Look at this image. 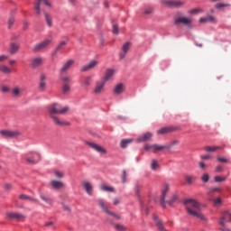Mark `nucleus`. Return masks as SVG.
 Here are the masks:
<instances>
[{
  "label": "nucleus",
  "instance_id": "nucleus-1",
  "mask_svg": "<svg viewBox=\"0 0 231 231\" xmlns=\"http://www.w3.org/2000/svg\"><path fill=\"white\" fill-rule=\"evenodd\" d=\"M69 111V106H61L59 103H53L49 106L48 113L50 118L52 120L55 125H60V127L64 125H69V122L62 121L57 115H66Z\"/></svg>",
  "mask_w": 231,
  "mask_h": 231
},
{
  "label": "nucleus",
  "instance_id": "nucleus-2",
  "mask_svg": "<svg viewBox=\"0 0 231 231\" xmlns=\"http://www.w3.org/2000/svg\"><path fill=\"white\" fill-rule=\"evenodd\" d=\"M184 205L189 216L198 217L199 219H201V221H208V219H207L205 216L201 214V205L199 202H198V200L188 199L184 201Z\"/></svg>",
  "mask_w": 231,
  "mask_h": 231
},
{
  "label": "nucleus",
  "instance_id": "nucleus-3",
  "mask_svg": "<svg viewBox=\"0 0 231 231\" xmlns=\"http://www.w3.org/2000/svg\"><path fill=\"white\" fill-rule=\"evenodd\" d=\"M106 92V82L102 79H99L95 82L94 87L92 88V95L94 97H100Z\"/></svg>",
  "mask_w": 231,
  "mask_h": 231
},
{
  "label": "nucleus",
  "instance_id": "nucleus-4",
  "mask_svg": "<svg viewBox=\"0 0 231 231\" xmlns=\"http://www.w3.org/2000/svg\"><path fill=\"white\" fill-rule=\"evenodd\" d=\"M97 203L98 207L101 208L103 212H105V214H108V216H112V217H116V219H121L119 215H116V213L109 210V208H107V204H106V200H104L103 199H97Z\"/></svg>",
  "mask_w": 231,
  "mask_h": 231
},
{
  "label": "nucleus",
  "instance_id": "nucleus-5",
  "mask_svg": "<svg viewBox=\"0 0 231 231\" xmlns=\"http://www.w3.org/2000/svg\"><path fill=\"white\" fill-rule=\"evenodd\" d=\"M171 149V146L162 145V144H146L144 146V151L151 152H160V151H165Z\"/></svg>",
  "mask_w": 231,
  "mask_h": 231
},
{
  "label": "nucleus",
  "instance_id": "nucleus-6",
  "mask_svg": "<svg viewBox=\"0 0 231 231\" xmlns=\"http://www.w3.org/2000/svg\"><path fill=\"white\" fill-rule=\"evenodd\" d=\"M6 219H11L12 221H24L26 219V215L17 212H7L5 214Z\"/></svg>",
  "mask_w": 231,
  "mask_h": 231
},
{
  "label": "nucleus",
  "instance_id": "nucleus-7",
  "mask_svg": "<svg viewBox=\"0 0 231 231\" xmlns=\"http://www.w3.org/2000/svg\"><path fill=\"white\" fill-rule=\"evenodd\" d=\"M169 192V186L166 184L164 185V189H162V196H161V205L165 208V203H168L169 205H172L176 201V198H173L171 200H166L165 198L167 197V193Z\"/></svg>",
  "mask_w": 231,
  "mask_h": 231
},
{
  "label": "nucleus",
  "instance_id": "nucleus-8",
  "mask_svg": "<svg viewBox=\"0 0 231 231\" xmlns=\"http://www.w3.org/2000/svg\"><path fill=\"white\" fill-rule=\"evenodd\" d=\"M162 5H165L168 8H181L185 2L181 0H166L162 1Z\"/></svg>",
  "mask_w": 231,
  "mask_h": 231
},
{
  "label": "nucleus",
  "instance_id": "nucleus-9",
  "mask_svg": "<svg viewBox=\"0 0 231 231\" xmlns=\"http://www.w3.org/2000/svg\"><path fill=\"white\" fill-rule=\"evenodd\" d=\"M27 163H32V165H35V163H39V161L41 160V154L39 152H31L28 153L25 157Z\"/></svg>",
  "mask_w": 231,
  "mask_h": 231
},
{
  "label": "nucleus",
  "instance_id": "nucleus-10",
  "mask_svg": "<svg viewBox=\"0 0 231 231\" xmlns=\"http://www.w3.org/2000/svg\"><path fill=\"white\" fill-rule=\"evenodd\" d=\"M0 134L4 138H17V136H21V133L19 131L12 130H0Z\"/></svg>",
  "mask_w": 231,
  "mask_h": 231
},
{
  "label": "nucleus",
  "instance_id": "nucleus-11",
  "mask_svg": "<svg viewBox=\"0 0 231 231\" xmlns=\"http://www.w3.org/2000/svg\"><path fill=\"white\" fill-rule=\"evenodd\" d=\"M86 145H88V147H90V149H93L97 152H99V154H107V150L100 146L99 144L91 142H86Z\"/></svg>",
  "mask_w": 231,
  "mask_h": 231
},
{
  "label": "nucleus",
  "instance_id": "nucleus-12",
  "mask_svg": "<svg viewBox=\"0 0 231 231\" xmlns=\"http://www.w3.org/2000/svg\"><path fill=\"white\" fill-rule=\"evenodd\" d=\"M42 3H44L46 6H51L49 0H35L34 10H36V15H41V5H42Z\"/></svg>",
  "mask_w": 231,
  "mask_h": 231
},
{
  "label": "nucleus",
  "instance_id": "nucleus-13",
  "mask_svg": "<svg viewBox=\"0 0 231 231\" xmlns=\"http://www.w3.org/2000/svg\"><path fill=\"white\" fill-rule=\"evenodd\" d=\"M174 24H176V26H180V24L189 26V24H192V19L187 17H178L175 18Z\"/></svg>",
  "mask_w": 231,
  "mask_h": 231
},
{
  "label": "nucleus",
  "instance_id": "nucleus-14",
  "mask_svg": "<svg viewBox=\"0 0 231 231\" xmlns=\"http://www.w3.org/2000/svg\"><path fill=\"white\" fill-rule=\"evenodd\" d=\"M51 44V40H45L33 47V51H41V50H44V48H48Z\"/></svg>",
  "mask_w": 231,
  "mask_h": 231
},
{
  "label": "nucleus",
  "instance_id": "nucleus-15",
  "mask_svg": "<svg viewBox=\"0 0 231 231\" xmlns=\"http://www.w3.org/2000/svg\"><path fill=\"white\" fill-rule=\"evenodd\" d=\"M131 48V42H126L122 49H121V52L119 53V57L121 59V60H124V59H125V55H127V52L129 51V49Z\"/></svg>",
  "mask_w": 231,
  "mask_h": 231
},
{
  "label": "nucleus",
  "instance_id": "nucleus-16",
  "mask_svg": "<svg viewBox=\"0 0 231 231\" xmlns=\"http://www.w3.org/2000/svg\"><path fill=\"white\" fill-rule=\"evenodd\" d=\"M44 64V58L42 57H35L31 60L32 68H39V66H42Z\"/></svg>",
  "mask_w": 231,
  "mask_h": 231
},
{
  "label": "nucleus",
  "instance_id": "nucleus-17",
  "mask_svg": "<svg viewBox=\"0 0 231 231\" xmlns=\"http://www.w3.org/2000/svg\"><path fill=\"white\" fill-rule=\"evenodd\" d=\"M81 185L88 196H91L93 194V185H91L89 181L83 180L81 182Z\"/></svg>",
  "mask_w": 231,
  "mask_h": 231
},
{
  "label": "nucleus",
  "instance_id": "nucleus-18",
  "mask_svg": "<svg viewBox=\"0 0 231 231\" xmlns=\"http://www.w3.org/2000/svg\"><path fill=\"white\" fill-rule=\"evenodd\" d=\"M113 75H115V69H107L105 72L104 77L101 78V80L105 81V83L106 84L108 80H111V79H113Z\"/></svg>",
  "mask_w": 231,
  "mask_h": 231
},
{
  "label": "nucleus",
  "instance_id": "nucleus-19",
  "mask_svg": "<svg viewBox=\"0 0 231 231\" xmlns=\"http://www.w3.org/2000/svg\"><path fill=\"white\" fill-rule=\"evenodd\" d=\"M51 187L54 190H60V189H64L65 185H64V182L60 180H51Z\"/></svg>",
  "mask_w": 231,
  "mask_h": 231
},
{
  "label": "nucleus",
  "instance_id": "nucleus-20",
  "mask_svg": "<svg viewBox=\"0 0 231 231\" xmlns=\"http://www.w3.org/2000/svg\"><path fill=\"white\" fill-rule=\"evenodd\" d=\"M19 199L22 201H31V203H39V199L28 196L26 194H21L18 196Z\"/></svg>",
  "mask_w": 231,
  "mask_h": 231
},
{
  "label": "nucleus",
  "instance_id": "nucleus-21",
  "mask_svg": "<svg viewBox=\"0 0 231 231\" xmlns=\"http://www.w3.org/2000/svg\"><path fill=\"white\" fill-rule=\"evenodd\" d=\"M125 89V86L124 85V83H118L114 87L113 93L114 95H122Z\"/></svg>",
  "mask_w": 231,
  "mask_h": 231
},
{
  "label": "nucleus",
  "instance_id": "nucleus-22",
  "mask_svg": "<svg viewBox=\"0 0 231 231\" xmlns=\"http://www.w3.org/2000/svg\"><path fill=\"white\" fill-rule=\"evenodd\" d=\"M11 95L12 97H14V98H21L22 95H23V88H20L19 86L14 87L12 90H11Z\"/></svg>",
  "mask_w": 231,
  "mask_h": 231
},
{
  "label": "nucleus",
  "instance_id": "nucleus-23",
  "mask_svg": "<svg viewBox=\"0 0 231 231\" xmlns=\"http://www.w3.org/2000/svg\"><path fill=\"white\" fill-rule=\"evenodd\" d=\"M98 65V60H91L81 68V71H89Z\"/></svg>",
  "mask_w": 231,
  "mask_h": 231
},
{
  "label": "nucleus",
  "instance_id": "nucleus-24",
  "mask_svg": "<svg viewBox=\"0 0 231 231\" xmlns=\"http://www.w3.org/2000/svg\"><path fill=\"white\" fill-rule=\"evenodd\" d=\"M173 131H176V128L172 126H165L157 130V134H169V133H173Z\"/></svg>",
  "mask_w": 231,
  "mask_h": 231
},
{
  "label": "nucleus",
  "instance_id": "nucleus-25",
  "mask_svg": "<svg viewBox=\"0 0 231 231\" xmlns=\"http://www.w3.org/2000/svg\"><path fill=\"white\" fill-rule=\"evenodd\" d=\"M40 199L42 201H44L49 207H53V200L51 198L48 197V195L44 193H40Z\"/></svg>",
  "mask_w": 231,
  "mask_h": 231
},
{
  "label": "nucleus",
  "instance_id": "nucleus-26",
  "mask_svg": "<svg viewBox=\"0 0 231 231\" xmlns=\"http://www.w3.org/2000/svg\"><path fill=\"white\" fill-rule=\"evenodd\" d=\"M39 89L40 91H44V89H46V75L44 74L40 75Z\"/></svg>",
  "mask_w": 231,
  "mask_h": 231
},
{
  "label": "nucleus",
  "instance_id": "nucleus-27",
  "mask_svg": "<svg viewBox=\"0 0 231 231\" xmlns=\"http://www.w3.org/2000/svg\"><path fill=\"white\" fill-rule=\"evenodd\" d=\"M153 221L155 222L156 226L159 231H165V226H163V222L158 218V216L153 215Z\"/></svg>",
  "mask_w": 231,
  "mask_h": 231
},
{
  "label": "nucleus",
  "instance_id": "nucleus-28",
  "mask_svg": "<svg viewBox=\"0 0 231 231\" xmlns=\"http://www.w3.org/2000/svg\"><path fill=\"white\" fill-rule=\"evenodd\" d=\"M225 221H231V214L226 212L220 217L218 223L221 226H225Z\"/></svg>",
  "mask_w": 231,
  "mask_h": 231
},
{
  "label": "nucleus",
  "instance_id": "nucleus-29",
  "mask_svg": "<svg viewBox=\"0 0 231 231\" xmlns=\"http://www.w3.org/2000/svg\"><path fill=\"white\" fill-rule=\"evenodd\" d=\"M75 64V60H69L67 62L63 65V67L60 69V73H66L69 68H71V65Z\"/></svg>",
  "mask_w": 231,
  "mask_h": 231
},
{
  "label": "nucleus",
  "instance_id": "nucleus-30",
  "mask_svg": "<svg viewBox=\"0 0 231 231\" xmlns=\"http://www.w3.org/2000/svg\"><path fill=\"white\" fill-rule=\"evenodd\" d=\"M19 51V44L17 43H11L9 47V53L11 55H15Z\"/></svg>",
  "mask_w": 231,
  "mask_h": 231
},
{
  "label": "nucleus",
  "instance_id": "nucleus-31",
  "mask_svg": "<svg viewBox=\"0 0 231 231\" xmlns=\"http://www.w3.org/2000/svg\"><path fill=\"white\" fill-rule=\"evenodd\" d=\"M152 138V134L151 133H146L138 138V142H148V140H151Z\"/></svg>",
  "mask_w": 231,
  "mask_h": 231
},
{
  "label": "nucleus",
  "instance_id": "nucleus-32",
  "mask_svg": "<svg viewBox=\"0 0 231 231\" xmlns=\"http://www.w3.org/2000/svg\"><path fill=\"white\" fill-rule=\"evenodd\" d=\"M93 82V78L91 76L86 77L82 81V86H85L88 88V86H91V83Z\"/></svg>",
  "mask_w": 231,
  "mask_h": 231
},
{
  "label": "nucleus",
  "instance_id": "nucleus-33",
  "mask_svg": "<svg viewBox=\"0 0 231 231\" xmlns=\"http://www.w3.org/2000/svg\"><path fill=\"white\" fill-rule=\"evenodd\" d=\"M0 71L1 73H5V75H10V73H12V69L6 65H0Z\"/></svg>",
  "mask_w": 231,
  "mask_h": 231
},
{
  "label": "nucleus",
  "instance_id": "nucleus-34",
  "mask_svg": "<svg viewBox=\"0 0 231 231\" xmlns=\"http://www.w3.org/2000/svg\"><path fill=\"white\" fill-rule=\"evenodd\" d=\"M222 148L220 146H206L205 151L208 152H216V151H219Z\"/></svg>",
  "mask_w": 231,
  "mask_h": 231
},
{
  "label": "nucleus",
  "instance_id": "nucleus-35",
  "mask_svg": "<svg viewBox=\"0 0 231 231\" xmlns=\"http://www.w3.org/2000/svg\"><path fill=\"white\" fill-rule=\"evenodd\" d=\"M69 91H71V87L69 86V83H63L62 93H64V95H67V93H69Z\"/></svg>",
  "mask_w": 231,
  "mask_h": 231
},
{
  "label": "nucleus",
  "instance_id": "nucleus-36",
  "mask_svg": "<svg viewBox=\"0 0 231 231\" xmlns=\"http://www.w3.org/2000/svg\"><path fill=\"white\" fill-rule=\"evenodd\" d=\"M45 21L49 28H51V26H53L51 16L48 14V13H45Z\"/></svg>",
  "mask_w": 231,
  "mask_h": 231
},
{
  "label": "nucleus",
  "instance_id": "nucleus-37",
  "mask_svg": "<svg viewBox=\"0 0 231 231\" xmlns=\"http://www.w3.org/2000/svg\"><path fill=\"white\" fill-rule=\"evenodd\" d=\"M154 14V9L152 7H144L143 15H152Z\"/></svg>",
  "mask_w": 231,
  "mask_h": 231
},
{
  "label": "nucleus",
  "instance_id": "nucleus-38",
  "mask_svg": "<svg viewBox=\"0 0 231 231\" xmlns=\"http://www.w3.org/2000/svg\"><path fill=\"white\" fill-rule=\"evenodd\" d=\"M158 167H160V163L158 162V161L155 159L152 160V163H151L152 171H156Z\"/></svg>",
  "mask_w": 231,
  "mask_h": 231
},
{
  "label": "nucleus",
  "instance_id": "nucleus-39",
  "mask_svg": "<svg viewBox=\"0 0 231 231\" xmlns=\"http://www.w3.org/2000/svg\"><path fill=\"white\" fill-rule=\"evenodd\" d=\"M131 142H133L132 139H124L121 141V147L122 149H125V147H127V145H129V143H131Z\"/></svg>",
  "mask_w": 231,
  "mask_h": 231
},
{
  "label": "nucleus",
  "instance_id": "nucleus-40",
  "mask_svg": "<svg viewBox=\"0 0 231 231\" xmlns=\"http://www.w3.org/2000/svg\"><path fill=\"white\" fill-rule=\"evenodd\" d=\"M0 91H1V93H10V91H12V89H10V87L3 85L0 88Z\"/></svg>",
  "mask_w": 231,
  "mask_h": 231
},
{
  "label": "nucleus",
  "instance_id": "nucleus-41",
  "mask_svg": "<svg viewBox=\"0 0 231 231\" xmlns=\"http://www.w3.org/2000/svg\"><path fill=\"white\" fill-rule=\"evenodd\" d=\"M115 229L118 230V231H125V230H127V228L124 225H122V224H116L115 225Z\"/></svg>",
  "mask_w": 231,
  "mask_h": 231
},
{
  "label": "nucleus",
  "instance_id": "nucleus-42",
  "mask_svg": "<svg viewBox=\"0 0 231 231\" xmlns=\"http://www.w3.org/2000/svg\"><path fill=\"white\" fill-rule=\"evenodd\" d=\"M228 6H230V4H217L215 5V8H217V10H221V8H227Z\"/></svg>",
  "mask_w": 231,
  "mask_h": 231
},
{
  "label": "nucleus",
  "instance_id": "nucleus-43",
  "mask_svg": "<svg viewBox=\"0 0 231 231\" xmlns=\"http://www.w3.org/2000/svg\"><path fill=\"white\" fill-rule=\"evenodd\" d=\"M102 190H105V192H115V188L110 186H102Z\"/></svg>",
  "mask_w": 231,
  "mask_h": 231
},
{
  "label": "nucleus",
  "instance_id": "nucleus-44",
  "mask_svg": "<svg viewBox=\"0 0 231 231\" xmlns=\"http://www.w3.org/2000/svg\"><path fill=\"white\" fill-rule=\"evenodd\" d=\"M63 46H66V42H60V44L56 47L54 53H57V51L62 50Z\"/></svg>",
  "mask_w": 231,
  "mask_h": 231
},
{
  "label": "nucleus",
  "instance_id": "nucleus-45",
  "mask_svg": "<svg viewBox=\"0 0 231 231\" xmlns=\"http://www.w3.org/2000/svg\"><path fill=\"white\" fill-rule=\"evenodd\" d=\"M226 180V178L222 177V176H216L214 178V181H216L217 183H221V181H225Z\"/></svg>",
  "mask_w": 231,
  "mask_h": 231
},
{
  "label": "nucleus",
  "instance_id": "nucleus-46",
  "mask_svg": "<svg viewBox=\"0 0 231 231\" xmlns=\"http://www.w3.org/2000/svg\"><path fill=\"white\" fill-rule=\"evenodd\" d=\"M208 180H210L208 173H204L201 177V180L203 181V183H208Z\"/></svg>",
  "mask_w": 231,
  "mask_h": 231
},
{
  "label": "nucleus",
  "instance_id": "nucleus-47",
  "mask_svg": "<svg viewBox=\"0 0 231 231\" xmlns=\"http://www.w3.org/2000/svg\"><path fill=\"white\" fill-rule=\"evenodd\" d=\"M179 143H180V141L173 140L170 143V144H166V147H170V149H171V147H174V145H178Z\"/></svg>",
  "mask_w": 231,
  "mask_h": 231
},
{
  "label": "nucleus",
  "instance_id": "nucleus-48",
  "mask_svg": "<svg viewBox=\"0 0 231 231\" xmlns=\"http://www.w3.org/2000/svg\"><path fill=\"white\" fill-rule=\"evenodd\" d=\"M61 80L63 81V84H69V82H71V79L69 77H61Z\"/></svg>",
  "mask_w": 231,
  "mask_h": 231
},
{
  "label": "nucleus",
  "instance_id": "nucleus-49",
  "mask_svg": "<svg viewBox=\"0 0 231 231\" xmlns=\"http://www.w3.org/2000/svg\"><path fill=\"white\" fill-rule=\"evenodd\" d=\"M127 172L125 171V170H123V174H122V182L125 183V181H127Z\"/></svg>",
  "mask_w": 231,
  "mask_h": 231
},
{
  "label": "nucleus",
  "instance_id": "nucleus-50",
  "mask_svg": "<svg viewBox=\"0 0 231 231\" xmlns=\"http://www.w3.org/2000/svg\"><path fill=\"white\" fill-rule=\"evenodd\" d=\"M54 174L56 178H64V173L62 171H55Z\"/></svg>",
  "mask_w": 231,
  "mask_h": 231
},
{
  "label": "nucleus",
  "instance_id": "nucleus-51",
  "mask_svg": "<svg viewBox=\"0 0 231 231\" xmlns=\"http://www.w3.org/2000/svg\"><path fill=\"white\" fill-rule=\"evenodd\" d=\"M217 162H220V163H228V160L223 157L217 158Z\"/></svg>",
  "mask_w": 231,
  "mask_h": 231
},
{
  "label": "nucleus",
  "instance_id": "nucleus-52",
  "mask_svg": "<svg viewBox=\"0 0 231 231\" xmlns=\"http://www.w3.org/2000/svg\"><path fill=\"white\" fill-rule=\"evenodd\" d=\"M192 180H194V177L190 176V175H187L185 177V180L187 181V183L190 184L192 183Z\"/></svg>",
  "mask_w": 231,
  "mask_h": 231
},
{
  "label": "nucleus",
  "instance_id": "nucleus-53",
  "mask_svg": "<svg viewBox=\"0 0 231 231\" xmlns=\"http://www.w3.org/2000/svg\"><path fill=\"white\" fill-rule=\"evenodd\" d=\"M5 60H8V55H0V63L5 62Z\"/></svg>",
  "mask_w": 231,
  "mask_h": 231
},
{
  "label": "nucleus",
  "instance_id": "nucleus-54",
  "mask_svg": "<svg viewBox=\"0 0 231 231\" xmlns=\"http://www.w3.org/2000/svg\"><path fill=\"white\" fill-rule=\"evenodd\" d=\"M113 33H115V35H118V25L117 24H113Z\"/></svg>",
  "mask_w": 231,
  "mask_h": 231
},
{
  "label": "nucleus",
  "instance_id": "nucleus-55",
  "mask_svg": "<svg viewBox=\"0 0 231 231\" xmlns=\"http://www.w3.org/2000/svg\"><path fill=\"white\" fill-rule=\"evenodd\" d=\"M221 202H222L221 198L216 199L214 200V206L217 207V206L221 205Z\"/></svg>",
  "mask_w": 231,
  "mask_h": 231
},
{
  "label": "nucleus",
  "instance_id": "nucleus-56",
  "mask_svg": "<svg viewBox=\"0 0 231 231\" xmlns=\"http://www.w3.org/2000/svg\"><path fill=\"white\" fill-rule=\"evenodd\" d=\"M210 192H221V189L217 187L210 188Z\"/></svg>",
  "mask_w": 231,
  "mask_h": 231
},
{
  "label": "nucleus",
  "instance_id": "nucleus-57",
  "mask_svg": "<svg viewBox=\"0 0 231 231\" xmlns=\"http://www.w3.org/2000/svg\"><path fill=\"white\" fill-rule=\"evenodd\" d=\"M113 205H115L116 207V205H120V199L115 198L113 199Z\"/></svg>",
  "mask_w": 231,
  "mask_h": 231
},
{
  "label": "nucleus",
  "instance_id": "nucleus-58",
  "mask_svg": "<svg viewBox=\"0 0 231 231\" xmlns=\"http://www.w3.org/2000/svg\"><path fill=\"white\" fill-rule=\"evenodd\" d=\"M14 21L15 20L14 19V17L9 18V21H8L9 26H8V28H12V24H14Z\"/></svg>",
  "mask_w": 231,
  "mask_h": 231
},
{
  "label": "nucleus",
  "instance_id": "nucleus-59",
  "mask_svg": "<svg viewBox=\"0 0 231 231\" xmlns=\"http://www.w3.org/2000/svg\"><path fill=\"white\" fill-rule=\"evenodd\" d=\"M63 210H66V212H69V214H71V208L67 205H63Z\"/></svg>",
  "mask_w": 231,
  "mask_h": 231
},
{
  "label": "nucleus",
  "instance_id": "nucleus-60",
  "mask_svg": "<svg viewBox=\"0 0 231 231\" xmlns=\"http://www.w3.org/2000/svg\"><path fill=\"white\" fill-rule=\"evenodd\" d=\"M215 171L216 172H223L224 170L222 166L218 165V166H216Z\"/></svg>",
  "mask_w": 231,
  "mask_h": 231
},
{
  "label": "nucleus",
  "instance_id": "nucleus-61",
  "mask_svg": "<svg viewBox=\"0 0 231 231\" xmlns=\"http://www.w3.org/2000/svg\"><path fill=\"white\" fill-rule=\"evenodd\" d=\"M12 184L10 183H7V184H5V190H12Z\"/></svg>",
  "mask_w": 231,
  "mask_h": 231
},
{
  "label": "nucleus",
  "instance_id": "nucleus-62",
  "mask_svg": "<svg viewBox=\"0 0 231 231\" xmlns=\"http://www.w3.org/2000/svg\"><path fill=\"white\" fill-rule=\"evenodd\" d=\"M207 19H208V22L209 21V23H214L216 21V18H214V16H210V15L208 16Z\"/></svg>",
  "mask_w": 231,
  "mask_h": 231
},
{
  "label": "nucleus",
  "instance_id": "nucleus-63",
  "mask_svg": "<svg viewBox=\"0 0 231 231\" xmlns=\"http://www.w3.org/2000/svg\"><path fill=\"white\" fill-rule=\"evenodd\" d=\"M54 223L52 221L45 223V226H53Z\"/></svg>",
  "mask_w": 231,
  "mask_h": 231
},
{
  "label": "nucleus",
  "instance_id": "nucleus-64",
  "mask_svg": "<svg viewBox=\"0 0 231 231\" xmlns=\"http://www.w3.org/2000/svg\"><path fill=\"white\" fill-rule=\"evenodd\" d=\"M210 158V155H202L201 159L202 160H208Z\"/></svg>",
  "mask_w": 231,
  "mask_h": 231
}]
</instances>
